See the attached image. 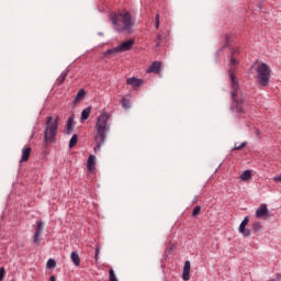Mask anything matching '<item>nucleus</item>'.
Masks as SVG:
<instances>
[{
  "label": "nucleus",
  "instance_id": "nucleus-1",
  "mask_svg": "<svg viewBox=\"0 0 281 281\" xmlns=\"http://www.w3.org/2000/svg\"><path fill=\"white\" fill-rule=\"evenodd\" d=\"M235 54H238V49L232 52L229 65L231 68L228 70L231 87H232V111L236 113H245L247 111V102L239 89V82L237 77L234 75L236 71V66L238 65V60L234 57Z\"/></svg>",
  "mask_w": 281,
  "mask_h": 281
},
{
  "label": "nucleus",
  "instance_id": "nucleus-2",
  "mask_svg": "<svg viewBox=\"0 0 281 281\" xmlns=\"http://www.w3.org/2000/svg\"><path fill=\"white\" fill-rule=\"evenodd\" d=\"M110 119H111V114L104 110L100 113V115L97 119V122L94 125V131H95L94 151L100 150L106 140L108 133L110 132V128H111Z\"/></svg>",
  "mask_w": 281,
  "mask_h": 281
},
{
  "label": "nucleus",
  "instance_id": "nucleus-3",
  "mask_svg": "<svg viewBox=\"0 0 281 281\" xmlns=\"http://www.w3.org/2000/svg\"><path fill=\"white\" fill-rule=\"evenodd\" d=\"M113 29L119 34L130 35L133 33L134 20L128 11L123 10L110 15Z\"/></svg>",
  "mask_w": 281,
  "mask_h": 281
},
{
  "label": "nucleus",
  "instance_id": "nucleus-4",
  "mask_svg": "<svg viewBox=\"0 0 281 281\" xmlns=\"http://www.w3.org/2000/svg\"><path fill=\"white\" fill-rule=\"evenodd\" d=\"M58 121H60L59 116H56V119H54L52 115L46 116L43 139L45 147L56 144V137L58 136Z\"/></svg>",
  "mask_w": 281,
  "mask_h": 281
},
{
  "label": "nucleus",
  "instance_id": "nucleus-5",
  "mask_svg": "<svg viewBox=\"0 0 281 281\" xmlns=\"http://www.w3.org/2000/svg\"><path fill=\"white\" fill-rule=\"evenodd\" d=\"M258 82L261 87H267L271 77V69L266 63H261L257 66Z\"/></svg>",
  "mask_w": 281,
  "mask_h": 281
},
{
  "label": "nucleus",
  "instance_id": "nucleus-6",
  "mask_svg": "<svg viewBox=\"0 0 281 281\" xmlns=\"http://www.w3.org/2000/svg\"><path fill=\"white\" fill-rule=\"evenodd\" d=\"M269 215V210L267 204L262 203L256 211V217L260 220H267Z\"/></svg>",
  "mask_w": 281,
  "mask_h": 281
},
{
  "label": "nucleus",
  "instance_id": "nucleus-7",
  "mask_svg": "<svg viewBox=\"0 0 281 281\" xmlns=\"http://www.w3.org/2000/svg\"><path fill=\"white\" fill-rule=\"evenodd\" d=\"M249 223V217L246 216L243 222L240 223L239 225V233L245 236V237H249L251 235V232L249 228H246V226L248 225Z\"/></svg>",
  "mask_w": 281,
  "mask_h": 281
},
{
  "label": "nucleus",
  "instance_id": "nucleus-8",
  "mask_svg": "<svg viewBox=\"0 0 281 281\" xmlns=\"http://www.w3.org/2000/svg\"><path fill=\"white\" fill-rule=\"evenodd\" d=\"M133 45H134V41L127 40L116 47H117L119 53H125V52L131 50Z\"/></svg>",
  "mask_w": 281,
  "mask_h": 281
},
{
  "label": "nucleus",
  "instance_id": "nucleus-9",
  "mask_svg": "<svg viewBox=\"0 0 281 281\" xmlns=\"http://www.w3.org/2000/svg\"><path fill=\"white\" fill-rule=\"evenodd\" d=\"M143 83H144V81L136 77H131V78H127V80H126V85L131 86L133 88H138V87L143 86Z\"/></svg>",
  "mask_w": 281,
  "mask_h": 281
},
{
  "label": "nucleus",
  "instance_id": "nucleus-10",
  "mask_svg": "<svg viewBox=\"0 0 281 281\" xmlns=\"http://www.w3.org/2000/svg\"><path fill=\"white\" fill-rule=\"evenodd\" d=\"M76 119L75 114H71L66 123V135H71L74 132V120Z\"/></svg>",
  "mask_w": 281,
  "mask_h": 281
},
{
  "label": "nucleus",
  "instance_id": "nucleus-11",
  "mask_svg": "<svg viewBox=\"0 0 281 281\" xmlns=\"http://www.w3.org/2000/svg\"><path fill=\"white\" fill-rule=\"evenodd\" d=\"M190 270H191V263L190 260H187L183 266V272H182V279L183 281L190 280Z\"/></svg>",
  "mask_w": 281,
  "mask_h": 281
},
{
  "label": "nucleus",
  "instance_id": "nucleus-12",
  "mask_svg": "<svg viewBox=\"0 0 281 281\" xmlns=\"http://www.w3.org/2000/svg\"><path fill=\"white\" fill-rule=\"evenodd\" d=\"M31 153H32V148L24 147L22 149V157L20 159V164H25V161H29Z\"/></svg>",
  "mask_w": 281,
  "mask_h": 281
},
{
  "label": "nucleus",
  "instance_id": "nucleus-13",
  "mask_svg": "<svg viewBox=\"0 0 281 281\" xmlns=\"http://www.w3.org/2000/svg\"><path fill=\"white\" fill-rule=\"evenodd\" d=\"M161 64L159 61H154L147 69L148 74H158L160 70Z\"/></svg>",
  "mask_w": 281,
  "mask_h": 281
},
{
  "label": "nucleus",
  "instance_id": "nucleus-14",
  "mask_svg": "<svg viewBox=\"0 0 281 281\" xmlns=\"http://www.w3.org/2000/svg\"><path fill=\"white\" fill-rule=\"evenodd\" d=\"M85 95H87V92L85 91V89H80L74 100V105L80 103L85 99Z\"/></svg>",
  "mask_w": 281,
  "mask_h": 281
},
{
  "label": "nucleus",
  "instance_id": "nucleus-15",
  "mask_svg": "<svg viewBox=\"0 0 281 281\" xmlns=\"http://www.w3.org/2000/svg\"><path fill=\"white\" fill-rule=\"evenodd\" d=\"M45 227V223L44 222H38L37 226H36V243L38 244V241H41L40 237H41V233H43V228Z\"/></svg>",
  "mask_w": 281,
  "mask_h": 281
},
{
  "label": "nucleus",
  "instance_id": "nucleus-16",
  "mask_svg": "<svg viewBox=\"0 0 281 281\" xmlns=\"http://www.w3.org/2000/svg\"><path fill=\"white\" fill-rule=\"evenodd\" d=\"M70 258L76 267H80V255H78V251H72L70 254Z\"/></svg>",
  "mask_w": 281,
  "mask_h": 281
},
{
  "label": "nucleus",
  "instance_id": "nucleus-17",
  "mask_svg": "<svg viewBox=\"0 0 281 281\" xmlns=\"http://www.w3.org/2000/svg\"><path fill=\"white\" fill-rule=\"evenodd\" d=\"M121 52L119 50L117 46L116 47H113L111 49H108L105 53H104V57L106 58H112L113 56H115L116 54H120Z\"/></svg>",
  "mask_w": 281,
  "mask_h": 281
},
{
  "label": "nucleus",
  "instance_id": "nucleus-18",
  "mask_svg": "<svg viewBox=\"0 0 281 281\" xmlns=\"http://www.w3.org/2000/svg\"><path fill=\"white\" fill-rule=\"evenodd\" d=\"M94 165H95V157L93 155H90L88 157V164H87V168L90 172L94 170Z\"/></svg>",
  "mask_w": 281,
  "mask_h": 281
},
{
  "label": "nucleus",
  "instance_id": "nucleus-19",
  "mask_svg": "<svg viewBox=\"0 0 281 281\" xmlns=\"http://www.w3.org/2000/svg\"><path fill=\"white\" fill-rule=\"evenodd\" d=\"M90 115H91V106L83 109L81 112V122L89 120Z\"/></svg>",
  "mask_w": 281,
  "mask_h": 281
},
{
  "label": "nucleus",
  "instance_id": "nucleus-20",
  "mask_svg": "<svg viewBox=\"0 0 281 281\" xmlns=\"http://www.w3.org/2000/svg\"><path fill=\"white\" fill-rule=\"evenodd\" d=\"M68 74H69L68 70L61 71V74H60L59 77L57 78V83H58V86H61V85L65 82V80L67 79V75H68Z\"/></svg>",
  "mask_w": 281,
  "mask_h": 281
},
{
  "label": "nucleus",
  "instance_id": "nucleus-21",
  "mask_svg": "<svg viewBox=\"0 0 281 281\" xmlns=\"http://www.w3.org/2000/svg\"><path fill=\"white\" fill-rule=\"evenodd\" d=\"M249 179H251V172H250V170H245V171L240 175V180H241V181H248Z\"/></svg>",
  "mask_w": 281,
  "mask_h": 281
},
{
  "label": "nucleus",
  "instance_id": "nucleus-22",
  "mask_svg": "<svg viewBox=\"0 0 281 281\" xmlns=\"http://www.w3.org/2000/svg\"><path fill=\"white\" fill-rule=\"evenodd\" d=\"M77 144H78V135L74 134L69 140V148L71 149L76 147Z\"/></svg>",
  "mask_w": 281,
  "mask_h": 281
},
{
  "label": "nucleus",
  "instance_id": "nucleus-23",
  "mask_svg": "<svg viewBox=\"0 0 281 281\" xmlns=\"http://www.w3.org/2000/svg\"><path fill=\"white\" fill-rule=\"evenodd\" d=\"M252 229H254L256 233L261 232L262 225L260 224V222H258V221L254 222V224H252Z\"/></svg>",
  "mask_w": 281,
  "mask_h": 281
},
{
  "label": "nucleus",
  "instance_id": "nucleus-24",
  "mask_svg": "<svg viewBox=\"0 0 281 281\" xmlns=\"http://www.w3.org/2000/svg\"><path fill=\"white\" fill-rule=\"evenodd\" d=\"M46 266H47L48 269H54V268H56V260L53 259V258L48 259Z\"/></svg>",
  "mask_w": 281,
  "mask_h": 281
},
{
  "label": "nucleus",
  "instance_id": "nucleus-25",
  "mask_svg": "<svg viewBox=\"0 0 281 281\" xmlns=\"http://www.w3.org/2000/svg\"><path fill=\"white\" fill-rule=\"evenodd\" d=\"M246 145H247L246 142L241 143L240 145H238L237 143H235V146H234V148H233V151H234V150H241V149H244V148L246 147Z\"/></svg>",
  "mask_w": 281,
  "mask_h": 281
},
{
  "label": "nucleus",
  "instance_id": "nucleus-26",
  "mask_svg": "<svg viewBox=\"0 0 281 281\" xmlns=\"http://www.w3.org/2000/svg\"><path fill=\"white\" fill-rule=\"evenodd\" d=\"M200 213H201V206H200V205H196V206L194 207V210L192 211V216H193V217H196L198 215H200Z\"/></svg>",
  "mask_w": 281,
  "mask_h": 281
},
{
  "label": "nucleus",
  "instance_id": "nucleus-27",
  "mask_svg": "<svg viewBox=\"0 0 281 281\" xmlns=\"http://www.w3.org/2000/svg\"><path fill=\"white\" fill-rule=\"evenodd\" d=\"M109 273H110V278H109L110 281H119L116 279V276H115L114 270L112 268L109 270Z\"/></svg>",
  "mask_w": 281,
  "mask_h": 281
},
{
  "label": "nucleus",
  "instance_id": "nucleus-28",
  "mask_svg": "<svg viewBox=\"0 0 281 281\" xmlns=\"http://www.w3.org/2000/svg\"><path fill=\"white\" fill-rule=\"evenodd\" d=\"M122 106L123 109H130V102L126 98L122 99Z\"/></svg>",
  "mask_w": 281,
  "mask_h": 281
},
{
  "label": "nucleus",
  "instance_id": "nucleus-29",
  "mask_svg": "<svg viewBox=\"0 0 281 281\" xmlns=\"http://www.w3.org/2000/svg\"><path fill=\"white\" fill-rule=\"evenodd\" d=\"M3 278H5V268L1 267L0 268V281H3Z\"/></svg>",
  "mask_w": 281,
  "mask_h": 281
},
{
  "label": "nucleus",
  "instance_id": "nucleus-30",
  "mask_svg": "<svg viewBox=\"0 0 281 281\" xmlns=\"http://www.w3.org/2000/svg\"><path fill=\"white\" fill-rule=\"evenodd\" d=\"M155 27H156V30L159 29V14H156V18H155Z\"/></svg>",
  "mask_w": 281,
  "mask_h": 281
},
{
  "label": "nucleus",
  "instance_id": "nucleus-31",
  "mask_svg": "<svg viewBox=\"0 0 281 281\" xmlns=\"http://www.w3.org/2000/svg\"><path fill=\"white\" fill-rule=\"evenodd\" d=\"M274 182L281 183V173L273 177Z\"/></svg>",
  "mask_w": 281,
  "mask_h": 281
},
{
  "label": "nucleus",
  "instance_id": "nucleus-32",
  "mask_svg": "<svg viewBox=\"0 0 281 281\" xmlns=\"http://www.w3.org/2000/svg\"><path fill=\"white\" fill-rule=\"evenodd\" d=\"M229 44V35H226V44H225V47H227Z\"/></svg>",
  "mask_w": 281,
  "mask_h": 281
},
{
  "label": "nucleus",
  "instance_id": "nucleus-33",
  "mask_svg": "<svg viewBox=\"0 0 281 281\" xmlns=\"http://www.w3.org/2000/svg\"><path fill=\"white\" fill-rule=\"evenodd\" d=\"M99 248L95 249V257L94 260L98 261Z\"/></svg>",
  "mask_w": 281,
  "mask_h": 281
},
{
  "label": "nucleus",
  "instance_id": "nucleus-34",
  "mask_svg": "<svg viewBox=\"0 0 281 281\" xmlns=\"http://www.w3.org/2000/svg\"><path fill=\"white\" fill-rule=\"evenodd\" d=\"M33 243H36V233L33 234Z\"/></svg>",
  "mask_w": 281,
  "mask_h": 281
},
{
  "label": "nucleus",
  "instance_id": "nucleus-35",
  "mask_svg": "<svg viewBox=\"0 0 281 281\" xmlns=\"http://www.w3.org/2000/svg\"><path fill=\"white\" fill-rule=\"evenodd\" d=\"M50 281H56V276H50Z\"/></svg>",
  "mask_w": 281,
  "mask_h": 281
},
{
  "label": "nucleus",
  "instance_id": "nucleus-36",
  "mask_svg": "<svg viewBox=\"0 0 281 281\" xmlns=\"http://www.w3.org/2000/svg\"><path fill=\"white\" fill-rule=\"evenodd\" d=\"M256 134H257V135H260V132H259V130H257V131H256Z\"/></svg>",
  "mask_w": 281,
  "mask_h": 281
},
{
  "label": "nucleus",
  "instance_id": "nucleus-37",
  "mask_svg": "<svg viewBox=\"0 0 281 281\" xmlns=\"http://www.w3.org/2000/svg\"><path fill=\"white\" fill-rule=\"evenodd\" d=\"M269 281H279V280H277V279H271V280H269Z\"/></svg>",
  "mask_w": 281,
  "mask_h": 281
},
{
  "label": "nucleus",
  "instance_id": "nucleus-38",
  "mask_svg": "<svg viewBox=\"0 0 281 281\" xmlns=\"http://www.w3.org/2000/svg\"><path fill=\"white\" fill-rule=\"evenodd\" d=\"M158 41H160V35L157 36Z\"/></svg>",
  "mask_w": 281,
  "mask_h": 281
}]
</instances>
